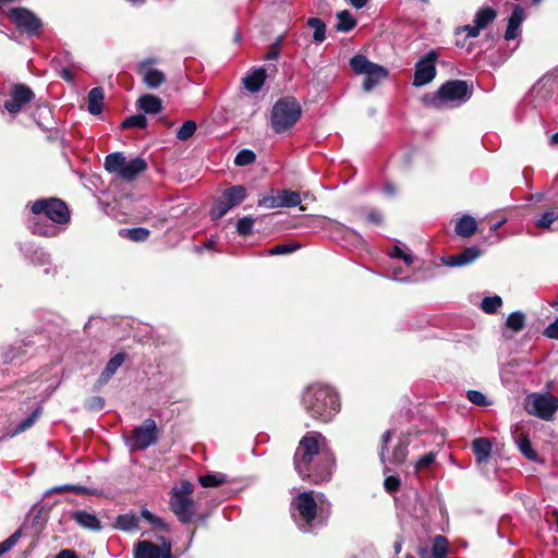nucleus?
Returning <instances> with one entry per match:
<instances>
[{
    "label": "nucleus",
    "instance_id": "obj_52",
    "mask_svg": "<svg viewBox=\"0 0 558 558\" xmlns=\"http://www.w3.org/2000/svg\"><path fill=\"white\" fill-rule=\"evenodd\" d=\"M436 460V454L434 452H428L422 456L415 463L414 468L415 471H421L429 465H432Z\"/></svg>",
    "mask_w": 558,
    "mask_h": 558
},
{
    "label": "nucleus",
    "instance_id": "obj_47",
    "mask_svg": "<svg viewBox=\"0 0 558 558\" xmlns=\"http://www.w3.org/2000/svg\"><path fill=\"white\" fill-rule=\"evenodd\" d=\"M254 219L251 216H245L236 222V232L240 235L246 236L252 233Z\"/></svg>",
    "mask_w": 558,
    "mask_h": 558
},
{
    "label": "nucleus",
    "instance_id": "obj_56",
    "mask_svg": "<svg viewBox=\"0 0 558 558\" xmlns=\"http://www.w3.org/2000/svg\"><path fill=\"white\" fill-rule=\"evenodd\" d=\"M468 399L476 405L484 407L488 404L486 396L476 390H469Z\"/></svg>",
    "mask_w": 558,
    "mask_h": 558
},
{
    "label": "nucleus",
    "instance_id": "obj_32",
    "mask_svg": "<svg viewBox=\"0 0 558 558\" xmlns=\"http://www.w3.org/2000/svg\"><path fill=\"white\" fill-rule=\"evenodd\" d=\"M307 26L314 29L313 39L315 43L320 44L326 38V24L319 17H310Z\"/></svg>",
    "mask_w": 558,
    "mask_h": 558
},
{
    "label": "nucleus",
    "instance_id": "obj_14",
    "mask_svg": "<svg viewBox=\"0 0 558 558\" xmlns=\"http://www.w3.org/2000/svg\"><path fill=\"white\" fill-rule=\"evenodd\" d=\"M125 353L120 352L117 353L114 356H112L108 363L106 364L105 368L102 369L99 378L96 381V388L100 389L102 386H105L111 377L116 374L118 368L124 363L125 361Z\"/></svg>",
    "mask_w": 558,
    "mask_h": 558
},
{
    "label": "nucleus",
    "instance_id": "obj_10",
    "mask_svg": "<svg viewBox=\"0 0 558 558\" xmlns=\"http://www.w3.org/2000/svg\"><path fill=\"white\" fill-rule=\"evenodd\" d=\"M33 98L34 93L29 87L23 84H16L12 88L10 98L4 101L3 106L10 113H17Z\"/></svg>",
    "mask_w": 558,
    "mask_h": 558
},
{
    "label": "nucleus",
    "instance_id": "obj_8",
    "mask_svg": "<svg viewBox=\"0 0 558 558\" xmlns=\"http://www.w3.org/2000/svg\"><path fill=\"white\" fill-rule=\"evenodd\" d=\"M526 411L542 420L549 421L558 410V399L551 395H531L527 397Z\"/></svg>",
    "mask_w": 558,
    "mask_h": 558
},
{
    "label": "nucleus",
    "instance_id": "obj_16",
    "mask_svg": "<svg viewBox=\"0 0 558 558\" xmlns=\"http://www.w3.org/2000/svg\"><path fill=\"white\" fill-rule=\"evenodd\" d=\"M481 254V251L475 247H468L458 255L448 256L444 259L445 265L450 267L465 266L475 260Z\"/></svg>",
    "mask_w": 558,
    "mask_h": 558
},
{
    "label": "nucleus",
    "instance_id": "obj_60",
    "mask_svg": "<svg viewBox=\"0 0 558 558\" xmlns=\"http://www.w3.org/2000/svg\"><path fill=\"white\" fill-rule=\"evenodd\" d=\"M481 31L482 29L476 24H474V25H465L459 32L465 33V36L468 38H475L480 35Z\"/></svg>",
    "mask_w": 558,
    "mask_h": 558
},
{
    "label": "nucleus",
    "instance_id": "obj_46",
    "mask_svg": "<svg viewBox=\"0 0 558 558\" xmlns=\"http://www.w3.org/2000/svg\"><path fill=\"white\" fill-rule=\"evenodd\" d=\"M22 536V531L19 529L12 535H10L7 539L0 543V556L8 553L12 549Z\"/></svg>",
    "mask_w": 558,
    "mask_h": 558
},
{
    "label": "nucleus",
    "instance_id": "obj_1",
    "mask_svg": "<svg viewBox=\"0 0 558 558\" xmlns=\"http://www.w3.org/2000/svg\"><path fill=\"white\" fill-rule=\"evenodd\" d=\"M319 439L322 435L316 432L306 433L295 450L294 469L303 478H310L318 484L330 480L333 459L328 452L320 450Z\"/></svg>",
    "mask_w": 558,
    "mask_h": 558
},
{
    "label": "nucleus",
    "instance_id": "obj_27",
    "mask_svg": "<svg viewBox=\"0 0 558 558\" xmlns=\"http://www.w3.org/2000/svg\"><path fill=\"white\" fill-rule=\"evenodd\" d=\"M246 197L245 187L242 185H234L226 190L222 194V198L233 208L234 206L242 203Z\"/></svg>",
    "mask_w": 558,
    "mask_h": 558
},
{
    "label": "nucleus",
    "instance_id": "obj_57",
    "mask_svg": "<svg viewBox=\"0 0 558 558\" xmlns=\"http://www.w3.org/2000/svg\"><path fill=\"white\" fill-rule=\"evenodd\" d=\"M258 206H263V207L270 208V209L279 208L277 194L270 195V196H264L263 198H260L258 201Z\"/></svg>",
    "mask_w": 558,
    "mask_h": 558
},
{
    "label": "nucleus",
    "instance_id": "obj_48",
    "mask_svg": "<svg viewBox=\"0 0 558 558\" xmlns=\"http://www.w3.org/2000/svg\"><path fill=\"white\" fill-rule=\"evenodd\" d=\"M558 220V214L554 210L546 211L536 221V226L542 229L549 230L551 225Z\"/></svg>",
    "mask_w": 558,
    "mask_h": 558
},
{
    "label": "nucleus",
    "instance_id": "obj_42",
    "mask_svg": "<svg viewBox=\"0 0 558 558\" xmlns=\"http://www.w3.org/2000/svg\"><path fill=\"white\" fill-rule=\"evenodd\" d=\"M196 129V123L192 120H189L184 122L182 126L177 131V138L180 141H187L194 135Z\"/></svg>",
    "mask_w": 558,
    "mask_h": 558
},
{
    "label": "nucleus",
    "instance_id": "obj_41",
    "mask_svg": "<svg viewBox=\"0 0 558 558\" xmlns=\"http://www.w3.org/2000/svg\"><path fill=\"white\" fill-rule=\"evenodd\" d=\"M198 481L203 487H217L226 483V476L222 474H206L199 476Z\"/></svg>",
    "mask_w": 558,
    "mask_h": 558
},
{
    "label": "nucleus",
    "instance_id": "obj_26",
    "mask_svg": "<svg viewBox=\"0 0 558 558\" xmlns=\"http://www.w3.org/2000/svg\"><path fill=\"white\" fill-rule=\"evenodd\" d=\"M497 16V12L495 9L490 7H482L477 10L474 16V24H476L481 29H484L490 24Z\"/></svg>",
    "mask_w": 558,
    "mask_h": 558
},
{
    "label": "nucleus",
    "instance_id": "obj_20",
    "mask_svg": "<svg viewBox=\"0 0 558 558\" xmlns=\"http://www.w3.org/2000/svg\"><path fill=\"white\" fill-rule=\"evenodd\" d=\"M126 161L128 160L123 153L117 151L106 156L104 167L108 172L114 173L119 177Z\"/></svg>",
    "mask_w": 558,
    "mask_h": 558
},
{
    "label": "nucleus",
    "instance_id": "obj_30",
    "mask_svg": "<svg viewBox=\"0 0 558 558\" xmlns=\"http://www.w3.org/2000/svg\"><path fill=\"white\" fill-rule=\"evenodd\" d=\"M350 70H386L383 65L369 61L362 53H357L350 59Z\"/></svg>",
    "mask_w": 558,
    "mask_h": 558
},
{
    "label": "nucleus",
    "instance_id": "obj_59",
    "mask_svg": "<svg viewBox=\"0 0 558 558\" xmlns=\"http://www.w3.org/2000/svg\"><path fill=\"white\" fill-rule=\"evenodd\" d=\"M366 219L368 222L376 226H380L384 221L381 213L377 209H371L366 216Z\"/></svg>",
    "mask_w": 558,
    "mask_h": 558
},
{
    "label": "nucleus",
    "instance_id": "obj_11",
    "mask_svg": "<svg viewBox=\"0 0 558 558\" xmlns=\"http://www.w3.org/2000/svg\"><path fill=\"white\" fill-rule=\"evenodd\" d=\"M170 508L182 523H190L196 513V504L191 497H170Z\"/></svg>",
    "mask_w": 558,
    "mask_h": 558
},
{
    "label": "nucleus",
    "instance_id": "obj_9",
    "mask_svg": "<svg viewBox=\"0 0 558 558\" xmlns=\"http://www.w3.org/2000/svg\"><path fill=\"white\" fill-rule=\"evenodd\" d=\"M157 440L156 423L151 418H147L143 424L132 432L128 439L131 450H144Z\"/></svg>",
    "mask_w": 558,
    "mask_h": 558
},
{
    "label": "nucleus",
    "instance_id": "obj_25",
    "mask_svg": "<svg viewBox=\"0 0 558 558\" xmlns=\"http://www.w3.org/2000/svg\"><path fill=\"white\" fill-rule=\"evenodd\" d=\"M515 442L520 452L529 460L536 461L537 452L533 449L529 436L524 433L514 435Z\"/></svg>",
    "mask_w": 558,
    "mask_h": 558
},
{
    "label": "nucleus",
    "instance_id": "obj_33",
    "mask_svg": "<svg viewBox=\"0 0 558 558\" xmlns=\"http://www.w3.org/2000/svg\"><path fill=\"white\" fill-rule=\"evenodd\" d=\"M149 230L143 227L123 229L120 231L122 236H126L133 242H144L149 236Z\"/></svg>",
    "mask_w": 558,
    "mask_h": 558
},
{
    "label": "nucleus",
    "instance_id": "obj_15",
    "mask_svg": "<svg viewBox=\"0 0 558 558\" xmlns=\"http://www.w3.org/2000/svg\"><path fill=\"white\" fill-rule=\"evenodd\" d=\"M105 90L97 86L92 88L86 97V109L92 116H99L104 109Z\"/></svg>",
    "mask_w": 558,
    "mask_h": 558
},
{
    "label": "nucleus",
    "instance_id": "obj_24",
    "mask_svg": "<svg viewBox=\"0 0 558 558\" xmlns=\"http://www.w3.org/2000/svg\"><path fill=\"white\" fill-rule=\"evenodd\" d=\"M265 80V72H251L242 78V84L248 92L256 93L263 87Z\"/></svg>",
    "mask_w": 558,
    "mask_h": 558
},
{
    "label": "nucleus",
    "instance_id": "obj_17",
    "mask_svg": "<svg viewBox=\"0 0 558 558\" xmlns=\"http://www.w3.org/2000/svg\"><path fill=\"white\" fill-rule=\"evenodd\" d=\"M136 107L146 114L159 113L163 108L161 99L151 94L142 95L136 101Z\"/></svg>",
    "mask_w": 558,
    "mask_h": 558
},
{
    "label": "nucleus",
    "instance_id": "obj_40",
    "mask_svg": "<svg viewBox=\"0 0 558 558\" xmlns=\"http://www.w3.org/2000/svg\"><path fill=\"white\" fill-rule=\"evenodd\" d=\"M502 305V300L498 295L486 296L483 299L481 307L487 314H494Z\"/></svg>",
    "mask_w": 558,
    "mask_h": 558
},
{
    "label": "nucleus",
    "instance_id": "obj_53",
    "mask_svg": "<svg viewBox=\"0 0 558 558\" xmlns=\"http://www.w3.org/2000/svg\"><path fill=\"white\" fill-rule=\"evenodd\" d=\"M104 407L105 400L99 396L90 397L85 401V408L89 411H100Z\"/></svg>",
    "mask_w": 558,
    "mask_h": 558
},
{
    "label": "nucleus",
    "instance_id": "obj_61",
    "mask_svg": "<svg viewBox=\"0 0 558 558\" xmlns=\"http://www.w3.org/2000/svg\"><path fill=\"white\" fill-rule=\"evenodd\" d=\"M544 335L550 339H558V318L547 326Z\"/></svg>",
    "mask_w": 558,
    "mask_h": 558
},
{
    "label": "nucleus",
    "instance_id": "obj_28",
    "mask_svg": "<svg viewBox=\"0 0 558 558\" xmlns=\"http://www.w3.org/2000/svg\"><path fill=\"white\" fill-rule=\"evenodd\" d=\"M279 207H294L301 204V196L298 192L291 190L277 191Z\"/></svg>",
    "mask_w": 558,
    "mask_h": 558
},
{
    "label": "nucleus",
    "instance_id": "obj_63",
    "mask_svg": "<svg viewBox=\"0 0 558 558\" xmlns=\"http://www.w3.org/2000/svg\"><path fill=\"white\" fill-rule=\"evenodd\" d=\"M159 558H177L171 554V545L170 543H163L160 548V557Z\"/></svg>",
    "mask_w": 558,
    "mask_h": 558
},
{
    "label": "nucleus",
    "instance_id": "obj_13",
    "mask_svg": "<svg viewBox=\"0 0 558 558\" xmlns=\"http://www.w3.org/2000/svg\"><path fill=\"white\" fill-rule=\"evenodd\" d=\"M525 19V13L520 4L514 5L511 15L508 19V26L505 32L506 40H513L520 36V26Z\"/></svg>",
    "mask_w": 558,
    "mask_h": 558
},
{
    "label": "nucleus",
    "instance_id": "obj_62",
    "mask_svg": "<svg viewBox=\"0 0 558 558\" xmlns=\"http://www.w3.org/2000/svg\"><path fill=\"white\" fill-rule=\"evenodd\" d=\"M390 438H391V432L390 430H386L383 434V436H381L383 446H381V450H380V459H381L383 462H385V458H384L385 454H384V452H385V450L387 448V444L389 442Z\"/></svg>",
    "mask_w": 558,
    "mask_h": 558
},
{
    "label": "nucleus",
    "instance_id": "obj_35",
    "mask_svg": "<svg viewBox=\"0 0 558 558\" xmlns=\"http://www.w3.org/2000/svg\"><path fill=\"white\" fill-rule=\"evenodd\" d=\"M524 325L525 315L520 311L511 313L506 320V326L515 332L521 331Z\"/></svg>",
    "mask_w": 558,
    "mask_h": 558
},
{
    "label": "nucleus",
    "instance_id": "obj_38",
    "mask_svg": "<svg viewBox=\"0 0 558 558\" xmlns=\"http://www.w3.org/2000/svg\"><path fill=\"white\" fill-rule=\"evenodd\" d=\"M232 207L228 204L226 199L222 197L217 199L214 204V207L210 211V217L213 220L221 219Z\"/></svg>",
    "mask_w": 558,
    "mask_h": 558
},
{
    "label": "nucleus",
    "instance_id": "obj_18",
    "mask_svg": "<svg viewBox=\"0 0 558 558\" xmlns=\"http://www.w3.org/2000/svg\"><path fill=\"white\" fill-rule=\"evenodd\" d=\"M146 168L147 165L143 158H134L125 162L119 178L124 181H133L140 173L144 172Z\"/></svg>",
    "mask_w": 558,
    "mask_h": 558
},
{
    "label": "nucleus",
    "instance_id": "obj_49",
    "mask_svg": "<svg viewBox=\"0 0 558 558\" xmlns=\"http://www.w3.org/2000/svg\"><path fill=\"white\" fill-rule=\"evenodd\" d=\"M194 486L190 481H182L177 487L171 490V497H190L193 493Z\"/></svg>",
    "mask_w": 558,
    "mask_h": 558
},
{
    "label": "nucleus",
    "instance_id": "obj_31",
    "mask_svg": "<svg viewBox=\"0 0 558 558\" xmlns=\"http://www.w3.org/2000/svg\"><path fill=\"white\" fill-rule=\"evenodd\" d=\"M365 78L363 80L362 86L365 92H371L375 86L387 80L388 72H363Z\"/></svg>",
    "mask_w": 558,
    "mask_h": 558
},
{
    "label": "nucleus",
    "instance_id": "obj_12",
    "mask_svg": "<svg viewBox=\"0 0 558 558\" xmlns=\"http://www.w3.org/2000/svg\"><path fill=\"white\" fill-rule=\"evenodd\" d=\"M437 66L454 69L450 61L441 58L440 51L429 50L416 61L414 70H436Z\"/></svg>",
    "mask_w": 558,
    "mask_h": 558
},
{
    "label": "nucleus",
    "instance_id": "obj_51",
    "mask_svg": "<svg viewBox=\"0 0 558 558\" xmlns=\"http://www.w3.org/2000/svg\"><path fill=\"white\" fill-rule=\"evenodd\" d=\"M436 72H414L413 85L423 86L432 82Z\"/></svg>",
    "mask_w": 558,
    "mask_h": 558
},
{
    "label": "nucleus",
    "instance_id": "obj_36",
    "mask_svg": "<svg viewBox=\"0 0 558 558\" xmlns=\"http://www.w3.org/2000/svg\"><path fill=\"white\" fill-rule=\"evenodd\" d=\"M147 119L144 114L140 113V114H134V116H130L128 117L121 124V128L122 129H131V128H136V129H145L147 126Z\"/></svg>",
    "mask_w": 558,
    "mask_h": 558
},
{
    "label": "nucleus",
    "instance_id": "obj_44",
    "mask_svg": "<svg viewBox=\"0 0 558 558\" xmlns=\"http://www.w3.org/2000/svg\"><path fill=\"white\" fill-rule=\"evenodd\" d=\"M141 515L143 519H145L149 524H151L154 527L168 531L167 523L159 517L155 515L147 509H143L141 511Z\"/></svg>",
    "mask_w": 558,
    "mask_h": 558
},
{
    "label": "nucleus",
    "instance_id": "obj_22",
    "mask_svg": "<svg viewBox=\"0 0 558 558\" xmlns=\"http://www.w3.org/2000/svg\"><path fill=\"white\" fill-rule=\"evenodd\" d=\"M477 229L476 220L470 215H463L456 223V233L462 238H469L475 233Z\"/></svg>",
    "mask_w": 558,
    "mask_h": 558
},
{
    "label": "nucleus",
    "instance_id": "obj_2",
    "mask_svg": "<svg viewBox=\"0 0 558 558\" xmlns=\"http://www.w3.org/2000/svg\"><path fill=\"white\" fill-rule=\"evenodd\" d=\"M31 210L35 217L29 229L38 235H57L59 228L56 225L65 223L69 218L68 205L54 197L37 199L32 204Z\"/></svg>",
    "mask_w": 558,
    "mask_h": 558
},
{
    "label": "nucleus",
    "instance_id": "obj_5",
    "mask_svg": "<svg viewBox=\"0 0 558 558\" xmlns=\"http://www.w3.org/2000/svg\"><path fill=\"white\" fill-rule=\"evenodd\" d=\"M473 92V86L465 81H448L441 85L429 104L437 107H458L468 101Z\"/></svg>",
    "mask_w": 558,
    "mask_h": 558
},
{
    "label": "nucleus",
    "instance_id": "obj_39",
    "mask_svg": "<svg viewBox=\"0 0 558 558\" xmlns=\"http://www.w3.org/2000/svg\"><path fill=\"white\" fill-rule=\"evenodd\" d=\"M434 556L446 558L448 551V541L442 535H437L433 541V547L429 550Z\"/></svg>",
    "mask_w": 558,
    "mask_h": 558
},
{
    "label": "nucleus",
    "instance_id": "obj_50",
    "mask_svg": "<svg viewBox=\"0 0 558 558\" xmlns=\"http://www.w3.org/2000/svg\"><path fill=\"white\" fill-rule=\"evenodd\" d=\"M408 456V446L404 442H399L392 451V462L395 464H402Z\"/></svg>",
    "mask_w": 558,
    "mask_h": 558
},
{
    "label": "nucleus",
    "instance_id": "obj_58",
    "mask_svg": "<svg viewBox=\"0 0 558 558\" xmlns=\"http://www.w3.org/2000/svg\"><path fill=\"white\" fill-rule=\"evenodd\" d=\"M384 485L388 493H393L399 488L400 480L397 476H388L386 477Z\"/></svg>",
    "mask_w": 558,
    "mask_h": 558
},
{
    "label": "nucleus",
    "instance_id": "obj_55",
    "mask_svg": "<svg viewBox=\"0 0 558 558\" xmlns=\"http://www.w3.org/2000/svg\"><path fill=\"white\" fill-rule=\"evenodd\" d=\"M299 248L296 244H279L269 250V255H283L294 252Z\"/></svg>",
    "mask_w": 558,
    "mask_h": 558
},
{
    "label": "nucleus",
    "instance_id": "obj_7",
    "mask_svg": "<svg viewBox=\"0 0 558 558\" xmlns=\"http://www.w3.org/2000/svg\"><path fill=\"white\" fill-rule=\"evenodd\" d=\"M8 16L15 27L28 36H37L41 28V20L26 8H13L8 12Z\"/></svg>",
    "mask_w": 558,
    "mask_h": 558
},
{
    "label": "nucleus",
    "instance_id": "obj_43",
    "mask_svg": "<svg viewBox=\"0 0 558 558\" xmlns=\"http://www.w3.org/2000/svg\"><path fill=\"white\" fill-rule=\"evenodd\" d=\"M40 409L37 408L27 418H25L24 421H22L17 426L16 428L14 429V432L11 434V436H15L17 434H21L23 432H25L26 429H28L29 427H32L36 420L39 417L40 415Z\"/></svg>",
    "mask_w": 558,
    "mask_h": 558
},
{
    "label": "nucleus",
    "instance_id": "obj_64",
    "mask_svg": "<svg viewBox=\"0 0 558 558\" xmlns=\"http://www.w3.org/2000/svg\"><path fill=\"white\" fill-rule=\"evenodd\" d=\"M156 64V60L153 58L146 59L140 63L138 70H154L153 66Z\"/></svg>",
    "mask_w": 558,
    "mask_h": 558
},
{
    "label": "nucleus",
    "instance_id": "obj_3",
    "mask_svg": "<svg viewBox=\"0 0 558 558\" xmlns=\"http://www.w3.org/2000/svg\"><path fill=\"white\" fill-rule=\"evenodd\" d=\"M303 403L313 418L324 423L331 421L340 409L337 392L324 385L310 386L303 395Z\"/></svg>",
    "mask_w": 558,
    "mask_h": 558
},
{
    "label": "nucleus",
    "instance_id": "obj_23",
    "mask_svg": "<svg viewBox=\"0 0 558 558\" xmlns=\"http://www.w3.org/2000/svg\"><path fill=\"white\" fill-rule=\"evenodd\" d=\"M160 548L149 541L138 542L134 549V558H159Z\"/></svg>",
    "mask_w": 558,
    "mask_h": 558
},
{
    "label": "nucleus",
    "instance_id": "obj_34",
    "mask_svg": "<svg viewBox=\"0 0 558 558\" xmlns=\"http://www.w3.org/2000/svg\"><path fill=\"white\" fill-rule=\"evenodd\" d=\"M338 23L336 25L339 32H350L355 25L356 21L352 17L348 10L340 11L337 14Z\"/></svg>",
    "mask_w": 558,
    "mask_h": 558
},
{
    "label": "nucleus",
    "instance_id": "obj_4",
    "mask_svg": "<svg viewBox=\"0 0 558 558\" xmlns=\"http://www.w3.org/2000/svg\"><path fill=\"white\" fill-rule=\"evenodd\" d=\"M302 108L296 98L284 96L279 98L272 106L270 124L276 133H282L291 129L300 119Z\"/></svg>",
    "mask_w": 558,
    "mask_h": 558
},
{
    "label": "nucleus",
    "instance_id": "obj_54",
    "mask_svg": "<svg viewBox=\"0 0 558 558\" xmlns=\"http://www.w3.org/2000/svg\"><path fill=\"white\" fill-rule=\"evenodd\" d=\"M282 39H283V36L281 35L276 39V41L274 44H271L267 53L265 54V58L267 60H275L279 57Z\"/></svg>",
    "mask_w": 558,
    "mask_h": 558
},
{
    "label": "nucleus",
    "instance_id": "obj_6",
    "mask_svg": "<svg viewBox=\"0 0 558 558\" xmlns=\"http://www.w3.org/2000/svg\"><path fill=\"white\" fill-rule=\"evenodd\" d=\"M298 511L295 521L303 532L312 530V523L316 518L317 504L314 499L313 492H304L299 494L295 502L293 504Z\"/></svg>",
    "mask_w": 558,
    "mask_h": 558
},
{
    "label": "nucleus",
    "instance_id": "obj_37",
    "mask_svg": "<svg viewBox=\"0 0 558 558\" xmlns=\"http://www.w3.org/2000/svg\"><path fill=\"white\" fill-rule=\"evenodd\" d=\"M165 81L162 72H144L143 82L148 88H158Z\"/></svg>",
    "mask_w": 558,
    "mask_h": 558
},
{
    "label": "nucleus",
    "instance_id": "obj_19",
    "mask_svg": "<svg viewBox=\"0 0 558 558\" xmlns=\"http://www.w3.org/2000/svg\"><path fill=\"white\" fill-rule=\"evenodd\" d=\"M72 518L80 526L94 532L100 531L102 527L96 514L89 513L85 510H80L72 513Z\"/></svg>",
    "mask_w": 558,
    "mask_h": 558
},
{
    "label": "nucleus",
    "instance_id": "obj_29",
    "mask_svg": "<svg viewBox=\"0 0 558 558\" xmlns=\"http://www.w3.org/2000/svg\"><path fill=\"white\" fill-rule=\"evenodd\" d=\"M114 526L122 531H135L140 529V519L133 513L118 515Z\"/></svg>",
    "mask_w": 558,
    "mask_h": 558
},
{
    "label": "nucleus",
    "instance_id": "obj_45",
    "mask_svg": "<svg viewBox=\"0 0 558 558\" xmlns=\"http://www.w3.org/2000/svg\"><path fill=\"white\" fill-rule=\"evenodd\" d=\"M256 159V156L251 149H242L238 153L234 159V163L240 167L252 165Z\"/></svg>",
    "mask_w": 558,
    "mask_h": 558
},
{
    "label": "nucleus",
    "instance_id": "obj_21",
    "mask_svg": "<svg viewBox=\"0 0 558 558\" xmlns=\"http://www.w3.org/2000/svg\"><path fill=\"white\" fill-rule=\"evenodd\" d=\"M472 449L477 463L488 461L492 453V444L487 438H476L472 442Z\"/></svg>",
    "mask_w": 558,
    "mask_h": 558
}]
</instances>
